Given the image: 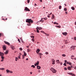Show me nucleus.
<instances>
[{
  "instance_id": "obj_21",
  "label": "nucleus",
  "mask_w": 76,
  "mask_h": 76,
  "mask_svg": "<svg viewBox=\"0 0 76 76\" xmlns=\"http://www.w3.org/2000/svg\"><path fill=\"white\" fill-rule=\"evenodd\" d=\"M38 54L39 56H42L43 55V54L42 53H38Z\"/></svg>"
},
{
  "instance_id": "obj_4",
  "label": "nucleus",
  "mask_w": 76,
  "mask_h": 76,
  "mask_svg": "<svg viewBox=\"0 0 76 76\" xmlns=\"http://www.w3.org/2000/svg\"><path fill=\"white\" fill-rule=\"evenodd\" d=\"M67 74H68V75H71V76H75V75L74 74H72V73H69V72H67Z\"/></svg>"
},
{
  "instance_id": "obj_17",
  "label": "nucleus",
  "mask_w": 76,
  "mask_h": 76,
  "mask_svg": "<svg viewBox=\"0 0 76 76\" xmlns=\"http://www.w3.org/2000/svg\"><path fill=\"white\" fill-rule=\"evenodd\" d=\"M65 42V44H67V43H68V42H67V40H64V41Z\"/></svg>"
},
{
  "instance_id": "obj_43",
  "label": "nucleus",
  "mask_w": 76,
  "mask_h": 76,
  "mask_svg": "<svg viewBox=\"0 0 76 76\" xmlns=\"http://www.w3.org/2000/svg\"><path fill=\"white\" fill-rule=\"evenodd\" d=\"M64 66H66V63H65L64 64Z\"/></svg>"
},
{
  "instance_id": "obj_35",
  "label": "nucleus",
  "mask_w": 76,
  "mask_h": 76,
  "mask_svg": "<svg viewBox=\"0 0 76 76\" xmlns=\"http://www.w3.org/2000/svg\"><path fill=\"white\" fill-rule=\"evenodd\" d=\"M41 32L42 33H43V34H45V33L44 32V31H41Z\"/></svg>"
},
{
  "instance_id": "obj_34",
  "label": "nucleus",
  "mask_w": 76,
  "mask_h": 76,
  "mask_svg": "<svg viewBox=\"0 0 76 76\" xmlns=\"http://www.w3.org/2000/svg\"><path fill=\"white\" fill-rule=\"evenodd\" d=\"M1 70H4V68H0Z\"/></svg>"
},
{
  "instance_id": "obj_33",
  "label": "nucleus",
  "mask_w": 76,
  "mask_h": 76,
  "mask_svg": "<svg viewBox=\"0 0 76 76\" xmlns=\"http://www.w3.org/2000/svg\"><path fill=\"white\" fill-rule=\"evenodd\" d=\"M20 49V51H22V50H23V49H22V48H20V49Z\"/></svg>"
},
{
  "instance_id": "obj_5",
  "label": "nucleus",
  "mask_w": 76,
  "mask_h": 76,
  "mask_svg": "<svg viewBox=\"0 0 76 76\" xmlns=\"http://www.w3.org/2000/svg\"><path fill=\"white\" fill-rule=\"evenodd\" d=\"M25 10L26 11H28V12H30V10L27 7H26L25 9Z\"/></svg>"
},
{
  "instance_id": "obj_1",
  "label": "nucleus",
  "mask_w": 76,
  "mask_h": 76,
  "mask_svg": "<svg viewBox=\"0 0 76 76\" xmlns=\"http://www.w3.org/2000/svg\"><path fill=\"white\" fill-rule=\"evenodd\" d=\"M26 22H27V23H32L33 22H34V21L32 20L31 19H26Z\"/></svg>"
},
{
  "instance_id": "obj_36",
  "label": "nucleus",
  "mask_w": 76,
  "mask_h": 76,
  "mask_svg": "<svg viewBox=\"0 0 76 76\" xmlns=\"http://www.w3.org/2000/svg\"><path fill=\"white\" fill-rule=\"evenodd\" d=\"M32 41H33V42H34L35 41V40H34V38H33V39H32Z\"/></svg>"
},
{
  "instance_id": "obj_63",
  "label": "nucleus",
  "mask_w": 76,
  "mask_h": 76,
  "mask_svg": "<svg viewBox=\"0 0 76 76\" xmlns=\"http://www.w3.org/2000/svg\"><path fill=\"white\" fill-rule=\"evenodd\" d=\"M39 28L41 30L42 29V28L41 27H39Z\"/></svg>"
},
{
  "instance_id": "obj_13",
  "label": "nucleus",
  "mask_w": 76,
  "mask_h": 76,
  "mask_svg": "<svg viewBox=\"0 0 76 76\" xmlns=\"http://www.w3.org/2000/svg\"><path fill=\"white\" fill-rule=\"evenodd\" d=\"M37 69H41V66H39L37 65Z\"/></svg>"
},
{
  "instance_id": "obj_54",
  "label": "nucleus",
  "mask_w": 76,
  "mask_h": 76,
  "mask_svg": "<svg viewBox=\"0 0 76 76\" xmlns=\"http://www.w3.org/2000/svg\"><path fill=\"white\" fill-rule=\"evenodd\" d=\"M71 57H75V56H74V55H72V56H71Z\"/></svg>"
},
{
  "instance_id": "obj_44",
  "label": "nucleus",
  "mask_w": 76,
  "mask_h": 76,
  "mask_svg": "<svg viewBox=\"0 0 76 76\" xmlns=\"http://www.w3.org/2000/svg\"><path fill=\"white\" fill-rule=\"evenodd\" d=\"M74 66V65L71 66V67L72 68H73V67H73V66Z\"/></svg>"
},
{
  "instance_id": "obj_28",
  "label": "nucleus",
  "mask_w": 76,
  "mask_h": 76,
  "mask_svg": "<svg viewBox=\"0 0 76 76\" xmlns=\"http://www.w3.org/2000/svg\"><path fill=\"white\" fill-rule=\"evenodd\" d=\"M37 30V32H38H38H39V30H38V28H36Z\"/></svg>"
},
{
  "instance_id": "obj_3",
  "label": "nucleus",
  "mask_w": 76,
  "mask_h": 76,
  "mask_svg": "<svg viewBox=\"0 0 76 76\" xmlns=\"http://www.w3.org/2000/svg\"><path fill=\"white\" fill-rule=\"evenodd\" d=\"M50 70L51 71H52V72L53 73H56V70L54 68H51Z\"/></svg>"
},
{
  "instance_id": "obj_10",
  "label": "nucleus",
  "mask_w": 76,
  "mask_h": 76,
  "mask_svg": "<svg viewBox=\"0 0 76 76\" xmlns=\"http://www.w3.org/2000/svg\"><path fill=\"white\" fill-rule=\"evenodd\" d=\"M62 34L64 35H65V36L66 35H67V32H64V33H62Z\"/></svg>"
},
{
  "instance_id": "obj_38",
  "label": "nucleus",
  "mask_w": 76,
  "mask_h": 76,
  "mask_svg": "<svg viewBox=\"0 0 76 76\" xmlns=\"http://www.w3.org/2000/svg\"><path fill=\"white\" fill-rule=\"evenodd\" d=\"M18 58H17V57H16L15 58V61H17V60H18Z\"/></svg>"
},
{
  "instance_id": "obj_31",
  "label": "nucleus",
  "mask_w": 76,
  "mask_h": 76,
  "mask_svg": "<svg viewBox=\"0 0 76 76\" xmlns=\"http://www.w3.org/2000/svg\"><path fill=\"white\" fill-rule=\"evenodd\" d=\"M62 56L63 57H66V55L64 54H63L62 55Z\"/></svg>"
},
{
  "instance_id": "obj_11",
  "label": "nucleus",
  "mask_w": 76,
  "mask_h": 76,
  "mask_svg": "<svg viewBox=\"0 0 76 76\" xmlns=\"http://www.w3.org/2000/svg\"><path fill=\"white\" fill-rule=\"evenodd\" d=\"M40 51V50H39V49H37V50L36 51V52L37 53H39V52Z\"/></svg>"
},
{
  "instance_id": "obj_49",
  "label": "nucleus",
  "mask_w": 76,
  "mask_h": 76,
  "mask_svg": "<svg viewBox=\"0 0 76 76\" xmlns=\"http://www.w3.org/2000/svg\"><path fill=\"white\" fill-rule=\"evenodd\" d=\"M39 57H40V58H41V57H42V55H39Z\"/></svg>"
},
{
  "instance_id": "obj_2",
  "label": "nucleus",
  "mask_w": 76,
  "mask_h": 76,
  "mask_svg": "<svg viewBox=\"0 0 76 76\" xmlns=\"http://www.w3.org/2000/svg\"><path fill=\"white\" fill-rule=\"evenodd\" d=\"M4 56V53L0 52V56H1V58L2 59H4V58L3 56Z\"/></svg>"
},
{
  "instance_id": "obj_29",
  "label": "nucleus",
  "mask_w": 76,
  "mask_h": 76,
  "mask_svg": "<svg viewBox=\"0 0 76 76\" xmlns=\"http://www.w3.org/2000/svg\"><path fill=\"white\" fill-rule=\"evenodd\" d=\"M31 25V23H27V25L28 26H30V25Z\"/></svg>"
},
{
  "instance_id": "obj_56",
  "label": "nucleus",
  "mask_w": 76,
  "mask_h": 76,
  "mask_svg": "<svg viewBox=\"0 0 76 76\" xmlns=\"http://www.w3.org/2000/svg\"><path fill=\"white\" fill-rule=\"evenodd\" d=\"M38 72L39 73H40V72H41V71H40V70H39L38 71Z\"/></svg>"
},
{
  "instance_id": "obj_60",
  "label": "nucleus",
  "mask_w": 76,
  "mask_h": 76,
  "mask_svg": "<svg viewBox=\"0 0 76 76\" xmlns=\"http://www.w3.org/2000/svg\"><path fill=\"white\" fill-rule=\"evenodd\" d=\"M23 58H24V57H25V56H24L23 55Z\"/></svg>"
},
{
  "instance_id": "obj_32",
  "label": "nucleus",
  "mask_w": 76,
  "mask_h": 76,
  "mask_svg": "<svg viewBox=\"0 0 76 76\" xmlns=\"http://www.w3.org/2000/svg\"><path fill=\"white\" fill-rule=\"evenodd\" d=\"M61 7H62L61 6H59V9H61Z\"/></svg>"
},
{
  "instance_id": "obj_18",
  "label": "nucleus",
  "mask_w": 76,
  "mask_h": 76,
  "mask_svg": "<svg viewBox=\"0 0 76 76\" xmlns=\"http://www.w3.org/2000/svg\"><path fill=\"white\" fill-rule=\"evenodd\" d=\"M56 63H59L60 64V61H59V60H57L56 61Z\"/></svg>"
},
{
  "instance_id": "obj_50",
  "label": "nucleus",
  "mask_w": 76,
  "mask_h": 76,
  "mask_svg": "<svg viewBox=\"0 0 76 76\" xmlns=\"http://www.w3.org/2000/svg\"><path fill=\"white\" fill-rule=\"evenodd\" d=\"M45 54H48V52H46L45 53Z\"/></svg>"
},
{
  "instance_id": "obj_22",
  "label": "nucleus",
  "mask_w": 76,
  "mask_h": 76,
  "mask_svg": "<svg viewBox=\"0 0 76 76\" xmlns=\"http://www.w3.org/2000/svg\"><path fill=\"white\" fill-rule=\"evenodd\" d=\"M31 51V49H30L28 48L27 50L28 52H30V51Z\"/></svg>"
},
{
  "instance_id": "obj_20",
  "label": "nucleus",
  "mask_w": 76,
  "mask_h": 76,
  "mask_svg": "<svg viewBox=\"0 0 76 76\" xmlns=\"http://www.w3.org/2000/svg\"><path fill=\"white\" fill-rule=\"evenodd\" d=\"M23 52L24 56H26L27 55L26 53L24 51H23Z\"/></svg>"
},
{
  "instance_id": "obj_57",
  "label": "nucleus",
  "mask_w": 76,
  "mask_h": 76,
  "mask_svg": "<svg viewBox=\"0 0 76 76\" xmlns=\"http://www.w3.org/2000/svg\"><path fill=\"white\" fill-rule=\"evenodd\" d=\"M74 39L75 40H76V37H74Z\"/></svg>"
},
{
  "instance_id": "obj_59",
  "label": "nucleus",
  "mask_w": 76,
  "mask_h": 76,
  "mask_svg": "<svg viewBox=\"0 0 76 76\" xmlns=\"http://www.w3.org/2000/svg\"><path fill=\"white\" fill-rule=\"evenodd\" d=\"M34 65H35V66H37V64H35Z\"/></svg>"
},
{
  "instance_id": "obj_37",
  "label": "nucleus",
  "mask_w": 76,
  "mask_h": 76,
  "mask_svg": "<svg viewBox=\"0 0 76 76\" xmlns=\"http://www.w3.org/2000/svg\"><path fill=\"white\" fill-rule=\"evenodd\" d=\"M70 50H73V47L72 46L70 48Z\"/></svg>"
},
{
  "instance_id": "obj_14",
  "label": "nucleus",
  "mask_w": 76,
  "mask_h": 76,
  "mask_svg": "<svg viewBox=\"0 0 76 76\" xmlns=\"http://www.w3.org/2000/svg\"><path fill=\"white\" fill-rule=\"evenodd\" d=\"M51 19H54V14L52 15Z\"/></svg>"
},
{
  "instance_id": "obj_8",
  "label": "nucleus",
  "mask_w": 76,
  "mask_h": 76,
  "mask_svg": "<svg viewBox=\"0 0 76 76\" xmlns=\"http://www.w3.org/2000/svg\"><path fill=\"white\" fill-rule=\"evenodd\" d=\"M2 48H3V50H6V47L5 46V45H3Z\"/></svg>"
},
{
  "instance_id": "obj_25",
  "label": "nucleus",
  "mask_w": 76,
  "mask_h": 76,
  "mask_svg": "<svg viewBox=\"0 0 76 76\" xmlns=\"http://www.w3.org/2000/svg\"><path fill=\"white\" fill-rule=\"evenodd\" d=\"M64 11H65V12H66L67 11V8H64Z\"/></svg>"
},
{
  "instance_id": "obj_15",
  "label": "nucleus",
  "mask_w": 76,
  "mask_h": 76,
  "mask_svg": "<svg viewBox=\"0 0 76 76\" xmlns=\"http://www.w3.org/2000/svg\"><path fill=\"white\" fill-rule=\"evenodd\" d=\"M67 69H68L69 70H71V67H70V66H68V67H67Z\"/></svg>"
},
{
  "instance_id": "obj_23",
  "label": "nucleus",
  "mask_w": 76,
  "mask_h": 76,
  "mask_svg": "<svg viewBox=\"0 0 76 76\" xmlns=\"http://www.w3.org/2000/svg\"><path fill=\"white\" fill-rule=\"evenodd\" d=\"M56 26L57 28H61V26Z\"/></svg>"
},
{
  "instance_id": "obj_30",
  "label": "nucleus",
  "mask_w": 76,
  "mask_h": 76,
  "mask_svg": "<svg viewBox=\"0 0 76 76\" xmlns=\"http://www.w3.org/2000/svg\"><path fill=\"white\" fill-rule=\"evenodd\" d=\"M45 34L46 36H47V37H48V36H49V34H47L45 33Z\"/></svg>"
},
{
  "instance_id": "obj_12",
  "label": "nucleus",
  "mask_w": 76,
  "mask_h": 76,
  "mask_svg": "<svg viewBox=\"0 0 76 76\" xmlns=\"http://www.w3.org/2000/svg\"><path fill=\"white\" fill-rule=\"evenodd\" d=\"M43 19H44V18H41V20H40V22H41L42 23H43V22H44V20H43Z\"/></svg>"
},
{
  "instance_id": "obj_40",
  "label": "nucleus",
  "mask_w": 76,
  "mask_h": 76,
  "mask_svg": "<svg viewBox=\"0 0 76 76\" xmlns=\"http://www.w3.org/2000/svg\"><path fill=\"white\" fill-rule=\"evenodd\" d=\"M28 3H29L30 2V0H27Z\"/></svg>"
},
{
  "instance_id": "obj_42",
  "label": "nucleus",
  "mask_w": 76,
  "mask_h": 76,
  "mask_svg": "<svg viewBox=\"0 0 76 76\" xmlns=\"http://www.w3.org/2000/svg\"><path fill=\"white\" fill-rule=\"evenodd\" d=\"M18 41L20 42V39H18Z\"/></svg>"
},
{
  "instance_id": "obj_53",
  "label": "nucleus",
  "mask_w": 76,
  "mask_h": 76,
  "mask_svg": "<svg viewBox=\"0 0 76 76\" xmlns=\"http://www.w3.org/2000/svg\"><path fill=\"white\" fill-rule=\"evenodd\" d=\"M74 69H75V70H76V67L75 66L74 67H73Z\"/></svg>"
},
{
  "instance_id": "obj_52",
  "label": "nucleus",
  "mask_w": 76,
  "mask_h": 76,
  "mask_svg": "<svg viewBox=\"0 0 76 76\" xmlns=\"http://www.w3.org/2000/svg\"><path fill=\"white\" fill-rule=\"evenodd\" d=\"M10 73H13V72L12 71H10Z\"/></svg>"
},
{
  "instance_id": "obj_19",
  "label": "nucleus",
  "mask_w": 76,
  "mask_h": 76,
  "mask_svg": "<svg viewBox=\"0 0 76 76\" xmlns=\"http://www.w3.org/2000/svg\"><path fill=\"white\" fill-rule=\"evenodd\" d=\"M8 50H6V52H4L5 54H7L8 53Z\"/></svg>"
},
{
  "instance_id": "obj_24",
  "label": "nucleus",
  "mask_w": 76,
  "mask_h": 76,
  "mask_svg": "<svg viewBox=\"0 0 76 76\" xmlns=\"http://www.w3.org/2000/svg\"><path fill=\"white\" fill-rule=\"evenodd\" d=\"M72 50H75V46H72Z\"/></svg>"
},
{
  "instance_id": "obj_64",
  "label": "nucleus",
  "mask_w": 76,
  "mask_h": 76,
  "mask_svg": "<svg viewBox=\"0 0 76 76\" xmlns=\"http://www.w3.org/2000/svg\"><path fill=\"white\" fill-rule=\"evenodd\" d=\"M48 18H50V15H48Z\"/></svg>"
},
{
  "instance_id": "obj_47",
  "label": "nucleus",
  "mask_w": 76,
  "mask_h": 76,
  "mask_svg": "<svg viewBox=\"0 0 76 76\" xmlns=\"http://www.w3.org/2000/svg\"><path fill=\"white\" fill-rule=\"evenodd\" d=\"M31 38H34V36H31Z\"/></svg>"
},
{
  "instance_id": "obj_45",
  "label": "nucleus",
  "mask_w": 76,
  "mask_h": 76,
  "mask_svg": "<svg viewBox=\"0 0 76 76\" xmlns=\"http://www.w3.org/2000/svg\"><path fill=\"white\" fill-rule=\"evenodd\" d=\"M69 65H72V63L69 62Z\"/></svg>"
},
{
  "instance_id": "obj_6",
  "label": "nucleus",
  "mask_w": 76,
  "mask_h": 76,
  "mask_svg": "<svg viewBox=\"0 0 76 76\" xmlns=\"http://www.w3.org/2000/svg\"><path fill=\"white\" fill-rule=\"evenodd\" d=\"M52 61L53 62L52 63V64H55V60H54V59H52Z\"/></svg>"
},
{
  "instance_id": "obj_51",
  "label": "nucleus",
  "mask_w": 76,
  "mask_h": 76,
  "mask_svg": "<svg viewBox=\"0 0 76 76\" xmlns=\"http://www.w3.org/2000/svg\"><path fill=\"white\" fill-rule=\"evenodd\" d=\"M18 58H20V56H18Z\"/></svg>"
},
{
  "instance_id": "obj_39",
  "label": "nucleus",
  "mask_w": 76,
  "mask_h": 76,
  "mask_svg": "<svg viewBox=\"0 0 76 76\" xmlns=\"http://www.w3.org/2000/svg\"><path fill=\"white\" fill-rule=\"evenodd\" d=\"M31 67H32L33 68H35V66L34 65H32Z\"/></svg>"
},
{
  "instance_id": "obj_55",
  "label": "nucleus",
  "mask_w": 76,
  "mask_h": 76,
  "mask_svg": "<svg viewBox=\"0 0 76 76\" xmlns=\"http://www.w3.org/2000/svg\"><path fill=\"white\" fill-rule=\"evenodd\" d=\"M69 62H66V64H69Z\"/></svg>"
},
{
  "instance_id": "obj_61",
  "label": "nucleus",
  "mask_w": 76,
  "mask_h": 76,
  "mask_svg": "<svg viewBox=\"0 0 76 76\" xmlns=\"http://www.w3.org/2000/svg\"><path fill=\"white\" fill-rule=\"evenodd\" d=\"M4 60H3V59H2V60H1V61L2 62Z\"/></svg>"
},
{
  "instance_id": "obj_16",
  "label": "nucleus",
  "mask_w": 76,
  "mask_h": 76,
  "mask_svg": "<svg viewBox=\"0 0 76 76\" xmlns=\"http://www.w3.org/2000/svg\"><path fill=\"white\" fill-rule=\"evenodd\" d=\"M6 71L7 72V73H10V70H9V69H7L6 70Z\"/></svg>"
},
{
  "instance_id": "obj_41",
  "label": "nucleus",
  "mask_w": 76,
  "mask_h": 76,
  "mask_svg": "<svg viewBox=\"0 0 76 76\" xmlns=\"http://www.w3.org/2000/svg\"><path fill=\"white\" fill-rule=\"evenodd\" d=\"M43 19H44L45 20H46L47 19V18H43Z\"/></svg>"
},
{
  "instance_id": "obj_46",
  "label": "nucleus",
  "mask_w": 76,
  "mask_h": 76,
  "mask_svg": "<svg viewBox=\"0 0 76 76\" xmlns=\"http://www.w3.org/2000/svg\"><path fill=\"white\" fill-rule=\"evenodd\" d=\"M52 15V12H51L50 14H49L48 15H49V16H50V15Z\"/></svg>"
},
{
  "instance_id": "obj_27",
  "label": "nucleus",
  "mask_w": 76,
  "mask_h": 76,
  "mask_svg": "<svg viewBox=\"0 0 76 76\" xmlns=\"http://www.w3.org/2000/svg\"><path fill=\"white\" fill-rule=\"evenodd\" d=\"M71 9L72 10H74L75 9V8L73 7H71Z\"/></svg>"
},
{
  "instance_id": "obj_58",
  "label": "nucleus",
  "mask_w": 76,
  "mask_h": 76,
  "mask_svg": "<svg viewBox=\"0 0 76 76\" xmlns=\"http://www.w3.org/2000/svg\"><path fill=\"white\" fill-rule=\"evenodd\" d=\"M60 64H61V65H62L63 64V63H62V62H61V63H60Z\"/></svg>"
},
{
  "instance_id": "obj_48",
  "label": "nucleus",
  "mask_w": 76,
  "mask_h": 76,
  "mask_svg": "<svg viewBox=\"0 0 76 76\" xmlns=\"http://www.w3.org/2000/svg\"><path fill=\"white\" fill-rule=\"evenodd\" d=\"M64 70H67V69L66 67L64 68Z\"/></svg>"
},
{
  "instance_id": "obj_62",
  "label": "nucleus",
  "mask_w": 76,
  "mask_h": 76,
  "mask_svg": "<svg viewBox=\"0 0 76 76\" xmlns=\"http://www.w3.org/2000/svg\"><path fill=\"white\" fill-rule=\"evenodd\" d=\"M56 23H57V22H55L54 23V24H56Z\"/></svg>"
},
{
  "instance_id": "obj_26",
  "label": "nucleus",
  "mask_w": 76,
  "mask_h": 76,
  "mask_svg": "<svg viewBox=\"0 0 76 76\" xmlns=\"http://www.w3.org/2000/svg\"><path fill=\"white\" fill-rule=\"evenodd\" d=\"M39 61H37V63H36V64H37V65H38V64H39Z\"/></svg>"
},
{
  "instance_id": "obj_7",
  "label": "nucleus",
  "mask_w": 76,
  "mask_h": 76,
  "mask_svg": "<svg viewBox=\"0 0 76 76\" xmlns=\"http://www.w3.org/2000/svg\"><path fill=\"white\" fill-rule=\"evenodd\" d=\"M11 48L13 50H15V46H14L11 45Z\"/></svg>"
},
{
  "instance_id": "obj_9",
  "label": "nucleus",
  "mask_w": 76,
  "mask_h": 76,
  "mask_svg": "<svg viewBox=\"0 0 76 76\" xmlns=\"http://www.w3.org/2000/svg\"><path fill=\"white\" fill-rule=\"evenodd\" d=\"M4 42L6 44H7V45H10V43L6 41H4Z\"/></svg>"
}]
</instances>
